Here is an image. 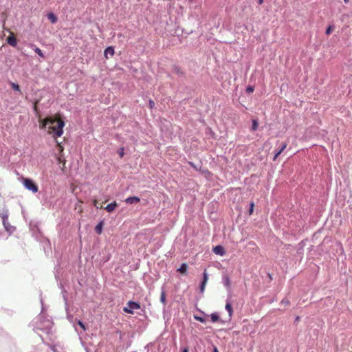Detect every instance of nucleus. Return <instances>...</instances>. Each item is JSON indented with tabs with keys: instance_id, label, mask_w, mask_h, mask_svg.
Masks as SVG:
<instances>
[{
	"instance_id": "f257e3e1",
	"label": "nucleus",
	"mask_w": 352,
	"mask_h": 352,
	"mask_svg": "<svg viewBox=\"0 0 352 352\" xmlns=\"http://www.w3.org/2000/svg\"><path fill=\"white\" fill-rule=\"evenodd\" d=\"M53 322L51 320L47 318L45 316L40 314L38 316L37 321L36 322L35 328L41 330L47 334H49L52 331Z\"/></svg>"
},
{
	"instance_id": "f03ea898",
	"label": "nucleus",
	"mask_w": 352,
	"mask_h": 352,
	"mask_svg": "<svg viewBox=\"0 0 352 352\" xmlns=\"http://www.w3.org/2000/svg\"><path fill=\"white\" fill-rule=\"evenodd\" d=\"M140 307L141 306L139 302L129 300L126 304V307H124L123 311L125 313L133 314L134 309H139Z\"/></svg>"
},
{
	"instance_id": "7ed1b4c3",
	"label": "nucleus",
	"mask_w": 352,
	"mask_h": 352,
	"mask_svg": "<svg viewBox=\"0 0 352 352\" xmlns=\"http://www.w3.org/2000/svg\"><path fill=\"white\" fill-rule=\"evenodd\" d=\"M23 185L25 188L34 193L38 192V188L36 184L30 179L24 178L23 179Z\"/></svg>"
},
{
	"instance_id": "20e7f679",
	"label": "nucleus",
	"mask_w": 352,
	"mask_h": 352,
	"mask_svg": "<svg viewBox=\"0 0 352 352\" xmlns=\"http://www.w3.org/2000/svg\"><path fill=\"white\" fill-rule=\"evenodd\" d=\"M173 74L177 75L180 78H184L186 73L178 65H175L173 66Z\"/></svg>"
},
{
	"instance_id": "39448f33",
	"label": "nucleus",
	"mask_w": 352,
	"mask_h": 352,
	"mask_svg": "<svg viewBox=\"0 0 352 352\" xmlns=\"http://www.w3.org/2000/svg\"><path fill=\"white\" fill-rule=\"evenodd\" d=\"M64 126H65V122L63 121H59L58 122L56 129H55L54 130L56 136L60 137L63 135V128L64 127Z\"/></svg>"
},
{
	"instance_id": "423d86ee",
	"label": "nucleus",
	"mask_w": 352,
	"mask_h": 352,
	"mask_svg": "<svg viewBox=\"0 0 352 352\" xmlns=\"http://www.w3.org/2000/svg\"><path fill=\"white\" fill-rule=\"evenodd\" d=\"M3 222V227L5 228V230L9 233V234H12L15 230H16V228L14 226H12L10 225V223L8 222V219H6V220H3L2 221Z\"/></svg>"
},
{
	"instance_id": "0eeeda50",
	"label": "nucleus",
	"mask_w": 352,
	"mask_h": 352,
	"mask_svg": "<svg viewBox=\"0 0 352 352\" xmlns=\"http://www.w3.org/2000/svg\"><path fill=\"white\" fill-rule=\"evenodd\" d=\"M222 283L223 285L227 288L229 292H231V280L230 277L227 274H223L222 276Z\"/></svg>"
},
{
	"instance_id": "6e6552de",
	"label": "nucleus",
	"mask_w": 352,
	"mask_h": 352,
	"mask_svg": "<svg viewBox=\"0 0 352 352\" xmlns=\"http://www.w3.org/2000/svg\"><path fill=\"white\" fill-rule=\"evenodd\" d=\"M231 296L229 295L228 298L226 300V304L225 306L226 310L228 312L230 319L232 318L233 314V309L232 307V304L230 302Z\"/></svg>"
},
{
	"instance_id": "1a4fd4ad",
	"label": "nucleus",
	"mask_w": 352,
	"mask_h": 352,
	"mask_svg": "<svg viewBox=\"0 0 352 352\" xmlns=\"http://www.w3.org/2000/svg\"><path fill=\"white\" fill-rule=\"evenodd\" d=\"M213 252L217 255L223 256L226 254L224 248L220 245L213 248Z\"/></svg>"
},
{
	"instance_id": "9d476101",
	"label": "nucleus",
	"mask_w": 352,
	"mask_h": 352,
	"mask_svg": "<svg viewBox=\"0 0 352 352\" xmlns=\"http://www.w3.org/2000/svg\"><path fill=\"white\" fill-rule=\"evenodd\" d=\"M140 201V198L137 196L129 197L125 199V202L128 204H135Z\"/></svg>"
},
{
	"instance_id": "9b49d317",
	"label": "nucleus",
	"mask_w": 352,
	"mask_h": 352,
	"mask_svg": "<svg viewBox=\"0 0 352 352\" xmlns=\"http://www.w3.org/2000/svg\"><path fill=\"white\" fill-rule=\"evenodd\" d=\"M8 216L9 212L6 206L3 207L2 208H0V217L2 219V221L8 219Z\"/></svg>"
},
{
	"instance_id": "f8f14e48",
	"label": "nucleus",
	"mask_w": 352,
	"mask_h": 352,
	"mask_svg": "<svg viewBox=\"0 0 352 352\" xmlns=\"http://www.w3.org/2000/svg\"><path fill=\"white\" fill-rule=\"evenodd\" d=\"M160 302L164 305V308L166 305V291L164 287L162 286L161 288V295H160Z\"/></svg>"
},
{
	"instance_id": "ddd939ff",
	"label": "nucleus",
	"mask_w": 352,
	"mask_h": 352,
	"mask_svg": "<svg viewBox=\"0 0 352 352\" xmlns=\"http://www.w3.org/2000/svg\"><path fill=\"white\" fill-rule=\"evenodd\" d=\"M114 48L111 46H109L105 49L104 52V55L107 58H108L109 56H113L114 55Z\"/></svg>"
},
{
	"instance_id": "4468645a",
	"label": "nucleus",
	"mask_w": 352,
	"mask_h": 352,
	"mask_svg": "<svg viewBox=\"0 0 352 352\" xmlns=\"http://www.w3.org/2000/svg\"><path fill=\"white\" fill-rule=\"evenodd\" d=\"M210 318L212 322H220L222 324L223 323V321L220 319L219 315L217 312L212 313L210 314Z\"/></svg>"
},
{
	"instance_id": "2eb2a0df",
	"label": "nucleus",
	"mask_w": 352,
	"mask_h": 352,
	"mask_svg": "<svg viewBox=\"0 0 352 352\" xmlns=\"http://www.w3.org/2000/svg\"><path fill=\"white\" fill-rule=\"evenodd\" d=\"M59 287L62 290L61 293H62V295H63V300L65 301V304L66 306H67V292L66 291V289H65V287L62 285V283L59 284Z\"/></svg>"
},
{
	"instance_id": "dca6fc26",
	"label": "nucleus",
	"mask_w": 352,
	"mask_h": 352,
	"mask_svg": "<svg viewBox=\"0 0 352 352\" xmlns=\"http://www.w3.org/2000/svg\"><path fill=\"white\" fill-rule=\"evenodd\" d=\"M117 206L118 205L116 201L111 202L107 205V206L105 207V210L109 212H111L116 209Z\"/></svg>"
},
{
	"instance_id": "f3484780",
	"label": "nucleus",
	"mask_w": 352,
	"mask_h": 352,
	"mask_svg": "<svg viewBox=\"0 0 352 352\" xmlns=\"http://www.w3.org/2000/svg\"><path fill=\"white\" fill-rule=\"evenodd\" d=\"M47 19L51 21L52 23L54 24L57 22L58 18L53 12H50L47 15Z\"/></svg>"
},
{
	"instance_id": "a211bd4d",
	"label": "nucleus",
	"mask_w": 352,
	"mask_h": 352,
	"mask_svg": "<svg viewBox=\"0 0 352 352\" xmlns=\"http://www.w3.org/2000/svg\"><path fill=\"white\" fill-rule=\"evenodd\" d=\"M188 265L185 263H182L177 269V271L182 274H187Z\"/></svg>"
},
{
	"instance_id": "6ab92c4d",
	"label": "nucleus",
	"mask_w": 352,
	"mask_h": 352,
	"mask_svg": "<svg viewBox=\"0 0 352 352\" xmlns=\"http://www.w3.org/2000/svg\"><path fill=\"white\" fill-rule=\"evenodd\" d=\"M104 222L103 221H100L95 227V232L98 234H100L102 232V228H103Z\"/></svg>"
},
{
	"instance_id": "aec40b11",
	"label": "nucleus",
	"mask_w": 352,
	"mask_h": 352,
	"mask_svg": "<svg viewBox=\"0 0 352 352\" xmlns=\"http://www.w3.org/2000/svg\"><path fill=\"white\" fill-rule=\"evenodd\" d=\"M7 41L8 43L12 47H15L17 45L16 38L14 36H9L7 38Z\"/></svg>"
},
{
	"instance_id": "412c9836",
	"label": "nucleus",
	"mask_w": 352,
	"mask_h": 352,
	"mask_svg": "<svg viewBox=\"0 0 352 352\" xmlns=\"http://www.w3.org/2000/svg\"><path fill=\"white\" fill-rule=\"evenodd\" d=\"M31 47L34 50V51L35 52L36 54H37L39 56L42 57V58H44V54L42 52V50L38 48V47H36L35 45L32 44L31 45Z\"/></svg>"
},
{
	"instance_id": "4be33fe9",
	"label": "nucleus",
	"mask_w": 352,
	"mask_h": 352,
	"mask_svg": "<svg viewBox=\"0 0 352 352\" xmlns=\"http://www.w3.org/2000/svg\"><path fill=\"white\" fill-rule=\"evenodd\" d=\"M10 85L14 91H19L20 94H21L20 87L18 84L14 82H10Z\"/></svg>"
},
{
	"instance_id": "5701e85b",
	"label": "nucleus",
	"mask_w": 352,
	"mask_h": 352,
	"mask_svg": "<svg viewBox=\"0 0 352 352\" xmlns=\"http://www.w3.org/2000/svg\"><path fill=\"white\" fill-rule=\"evenodd\" d=\"M258 126V122L257 120H252V124L251 130L252 131H255L256 130H257Z\"/></svg>"
},
{
	"instance_id": "b1692460",
	"label": "nucleus",
	"mask_w": 352,
	"mask_h": 352,
	"mask_svg": "<svg viewBox=\"0 0 352 352\" xmlns=\"http://www.w3.org/2000/svg\"><path fill=\"white\" fill-rule=\"evenodd\" d=\"M208 279V273L206 272V270H205L203 272V279H202L201 282L206 284Z\"/></svg>"
},
{
	"instance_id": "393cba45",
	"label": "nucleus",
	"mask_w": 352,
	"mask_h": 352,
	"mask_svg": "<svg viewBox=\"0 0 352 352\" xmlns=\"http://www.w3.org/2000/svg\"><path fill=\"white\" fill-rule=\"evenodd\" d=\"M194 318L201 323H205L206 322V319L202 316H194Z\"/></svg>"
},
{
	"instance_id": "a878e982",
	"label": "nucleus",
	"mask_w": 352,
	"mask_h": 352,
	"mask_svg": "<svg viewBox=\"0 0 352 352\" xmlns=\"http://www.w3.org/2000/svg\"><path fill=\"white\" fill-rule=\"evenodd\" d=\"M333 29H334V25H329L327 27V28L326 29L325 33L327 34H330L332 32Z\"/></svg>"
},
{
	"instance_id": "bb28decb",
	"label": "nucleus",
	"mask_w": 352,
	"mask_h": 352,
	"mask_svg": "<svg viewBox=\"0 0 352 352\" xmlns=\"http://www.w3.org/2000/svg\"><path fill=\"white\" fill-rule=\"evenodd\" d=\"M77 324L82 329V330L84 331H86V327H85V324L82 322V321H81L80 320H77Z\"/></svg>"
},
{
	"instance_id": "cd10ccee",
	"label": "nucleus",
	"mask_w": 352,
	"mask_h": 352,
	"mask_svg": "<svg viewBox=\"0 0 352 352\" xmlns=\"http://www.w3.org/2000/svg\"><path fill=\"white\" fill-rule=\"evenodd\" d=\"M118 153L119 155V156L120 157H122L124 155V147H120L118 151Z\"/></svg>"
},
{
	"instance_id": "c85d7f7f",
	"label": "nucleus",
	"mask_w": 352,
	"mask_h": 352,
	"mask_svg": "<svg viewBox=\"0 0 352 352\" xmlns=\"http://www.w3.org/2000/svg\"><path fill=\"white\" fill-rule=\"evenodd\" d=\"M287 144L286 142L283 143L281 147L279 148L278 151H277L278 152V153L280 154L285 150V148L287 147Z\"/></svg>"
},
{
	"instance_id": "c756f323",
	"label": "nucleus",
	"mask_w": 352,
	"mask_h": 352,
	"mask_svg": "<svg viewBox=\"0 0 352 352\" xmlns=\"http://www.w3.org/2000/svg\"><path fill=\"white\" fill-rule=\"evenodd\" d=\"M206 285V283L201 282L200 285H199V290H200L201 293H204V292L205 290Z\"/></svg>"
},
{
	"instance_id": "7c9ffc66",
	"label": "nucleus",
	"mask_w": 352,
	"mask_h": 352,
	"mask_svg": "<svg viewBox=\"0 0 352 352\" xmlns=\"http://www.w3.org/2000/svg\"><path fill=\"white\" fill-rule=\"evenodd\" d=\"M254 202H251L250 204V208H249V214H252L253 213V211H254Z\"/></svg>"
},
{
	"instance_id": "2f4dec72",
	"label": "nucleus",
	"mask_w": 352,
	"mask_h": 352,
	"mask_svg": "<svg viewBox=\"0 0 352 352\" xmlns=\"http://www.w3.org/2000/svg\"><path fill=\"white\" fill-rule=\"evenodd\" d=\"M254 88L252 86H248L246 88V91L248 93H252L254 91Z\"/></svg>"
},
{
	"instance_id": "473e14b6",
	"label": "nucleus",
	"mask_w": 352,
	"mask_h": 352,
	"mask_svg": "<svg viewBox=\"0 0 352 352\" xmlns=\"http://www.w3.org/2000/svg\"><path fill=\"white\" fill-rule=\"evenodd\" d=\"M281 304H283L285 305H289V300L287 298H283L281 302H280Z\"/></svg>"
},
{
	"instance_id": "72a5a7b5",
	"label": "nucleus",
	"mask_w": 352,
	"mask_h": 352,
	"mask_svg": "<svg viewBox=\"0 0 352 352\" xmlns=\"http://www.w3.org/2000/svg\"><path fill=\"white\" fill-rule=\"evenodd\" d=\"M148 104H149L150 109H153L155 107V102L153 100L150 99Z\"/></svg>"
},
{
	"instance_id": "f704fd0d",
	"label": "nucleus",
	"mask_w": 352,
	"mask_h": 352,
	"mask_svg": "<svg viewBox=\"0 0 352 352\" xmlns=\"http://www.w3.org/2000/svg\"><path fill=\"white\" fill-rule=\"evenodd\" d=\"M280 155V153H278V152L277 151V152L275 153L274 156V158H273V159H274V160H275L278 157V155Z\"/></svg>"
},
{
	"instance_id": "c9c22d12",
	"label": "nucleus",
	"mask_w": 352,
	"mask_h": 352,
	"mask_svg": "<svg viewBox=\"0 0 352 352\" xmlns=\"http://www.w3.org/2000/svg\"><path fill=\"white\" fill-rule=\"evenodd\" d=\"M188 347H184L182 349V352H188Z\"/></svg>"
},
{
	"instance_id": "e433bc0d",
	"label": "nucleus",
	"mask_w": 352,
	"mask_h": 352,
	"mask_svg": "<svg viewBox=\"0 0 352 352\" xmlns=\"http://www.w3.org/2000/svg\"><path fill=\"white\" fill-rule=\"evenodd\" d=\"M213 352H219L217 346H213Z\"/></svg>"
},
{
	"instance_id": "4c0bfd02",
	"label": "nucleus",
	"mask_w": 352,
	"mask_h": 352,
	"mask_svg": "<svg viewBox=\"0 0 352 352\" xmlns=\"http://www.w3.org/2000/svg\"><path fill=\"white\" fill-rule=\"evenodd\" d=\"M263 3V0H258V3L261 5Z\"/></svg>"
},
{
	"instance_id": "58836bf2",
	"label": "nucleus",
	"mask_w": 352,
	"mask_h": 352,
	"mask_svg": "<svg viewBox=\"0 0 352 352\" xmlns=\"http://www.w3.org/2000/svg\"><path fill=\"white\" fill-rule=\"evenodd\" d=\"M345 3H348L349 2V0H344Z\"/></svg>"
},
{
	"instance_id": "ea45409f",
	"label": "nucleus",
	"mask_w": 352,
	"mask_h": 352,
	"mask_svg": "<svg viewBox=\"0 0 352 352\" xmlns=\"http://www.w3.org/2000/svg\"><path fill=\"white\" fill-rule=\"evenodd\" d=\"M189 164H190V165L191 166L194 167V164H193V163H192V162H189Z\"/></svg>"
},
{
	"instance_id": "a19ab883",
	"label": "nucleus",
	"mask_w": 352,
	"mask_h": 352,
	"mask_svg": "<svg viewBox=\"0 0 352 352\" xmlns=\"http://www.w3.org/2000/svg\"><path fill=\"white\" fill-rule=\"evenodd\" d=\"M302 243H303V241H301V242L299 243V245H300L302 247V246H303V244H302Z\"/></svg>"
},
{
	"instance_id": "79ce46f5",
	"label": "nucleus",
	"mask_w": 352,
	"mask_h": 352,
	"mask_svg": "<svg viewBox=\"0 0 352 352\" xmlns=\"http://www.w3.org/2000/svg\"><path fill=\"white\" fill-rule=\"evenodd\" d=\"M298 319H299V317H296V320H298Z\"/></svg>"
}]
</instances>
